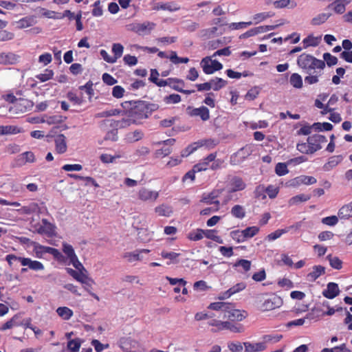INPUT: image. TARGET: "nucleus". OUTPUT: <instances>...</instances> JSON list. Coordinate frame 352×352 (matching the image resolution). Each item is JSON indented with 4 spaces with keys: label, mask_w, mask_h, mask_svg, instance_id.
<instances>
[{
    "label": "nucleus",
    "mask_w": 352,
    "mask_h": 352,
    "mask_svg": "<svg viewBox=\"0 0 352 352\" xmlns=\"http://www.w3.org/2000/svg\"><path fill=\"white\" fill-rule=\"evenodd\" d=\"M322 74V70L315 69L314 74H310L305 78V83L313 85L318 82L319 77Z\"/></svg>",
    "instance_id": "39"
},
{
    "label": "nucleus",
    "mask_w": 352,
    "mask_h": 352,
    "mask_svg": "<svg viewBox=\"0 0 352 352\" xmlns=\"http://www.w3.org/2000/svg\"><path fill=\"white\" fill-rule=\"evenodd\" d=\"M229 309H226L223 314V318H227L230 322H240L245 319L247 314L245 311H241L235 308V305L230 303Z\"/></svg>",
    "instance_id": "4"
},
{
    "label": "nucleus",
    "mask_w": 352,
    "mask_h": 352,
    "mask_svg": "<svg viewBox=\"0 0 352 352\" xmlns=\"http://www.w3.org/2000/svg\"><path fill=\"white\" fill-rule=\"evenodd\" d=\"M231 214L239 219H242L245 217V210L243 206L241 205H234L231 209Z\"/></svg>",
    "instance_id": "38"
},
{
    "label": "nucleus",
    "mask_w": 352,
    "mask_h": 352,
    "mask_svg": "<svg viewBox=\"0 0 352 352\" xmlns=\"http://www.w3.org/2000/svg\"><path fill=\"white\" fill-rule=\"evenodd\" d=\"M283 338L282 335H272V334H267L264 335L262 337V342H265V345H266L267 343L272 342V343H276L279 342Z\"/></svg>",
    "instance_id": "52"
},
{
    "label": "nucleus",
    "mask_w": 352,
    "mask_h": 352,
    "mask_svg": "<svg viewBox=\"0 0 352 352\" xmlns=\"http://www.w3.org/2000/svg\"><path fill=\"white\" fill-rule=\"evenodd\" d=\"M207 324L212 327L211 331L217 333L225 330V321H221L215 318H210Z\"/></svg>",
    "instance_id": "25"
},
{
    "label": "nucleus",
    "mask_w": 352,
    "mask_h": 352,
    "mask_svg": "<svg viewBox=\"0 0 352 352\" xmlns=\"http://www.w3.org/2000/svg\"><path fill=\"white\" fill-rule=\"evenodd\" d=\"M343 157L342 155H333L330 157L328 159L327 163H325L323 166V169L324 171H329L336 166H337L342 161Z\"/></svg>",
    "instance_id": "24"
},
{
    "label": "nucleus",
    "mask_w": 352,
    "mask_h": 352,
    "mask_svg": "<svg viewBox=\"0 0 352 352\" xmlns=\"http://www.w3.org/2000/svg\"><path fill=\"white\" fill-rule=\"evenodd\" d=\"M57 314L63 320H68L73 316V311L67 307H60L56 309Z\"/></svg>",
    "instance_id": "34"
},
{
    "label": "nucleus",
    "mask_w": 352,
    "mask_h": 352,
    "mask_svg": "<svg viewBox=\"0 0 352 352\" xmlns=\"http://www.w3.org/2000/svg\"><path fill=\"white\" fill-rule=\"evenodd\" d=\"M210 82L212 85V89L214 91H219L221 88L224 87L227 84V82L225 80L218 77L211 79Z\"/></svg>",
    "instance_id": "46"
},
{
    "label": "nucleus",
    "mask_w": 352,
    "mask_h": 352,
    "mask_svg": "<svg viewBox=\"0 0 352 352\" xmlns=\"http://www.w3.org/2000/svg\"><path fill=\"white\" fill-rule=\"evenodd\" d=\"M274 16V13L272 12H261L254 15L253 19L255 23H258L267 18H270Z\"/></svg>",
    "instance_id": "54"
},
{
    "label": "nucleus",
    "mask_w": 352,
    "mask_h": 352,
    "mask_svg": "<svg viewBox=\"0 0 352 352\" xmlns=\"http://www.w3.org/2000/svg\"><path fill=\"white\" fill-rule=\"evenodd\" d=\"M221 192L219 190H212L210 193L204 194L201 199V202L207 204H214L215 208L214 211H217L219 209L220 202L217 200V197L219 196Z\"/></svg>",
    "instance_id": "11"
},
{
    "label": "nucleus",
    "mask_w": 352,
    "mask_h": 352,
    "mask_svg": "<svg viewBox=\"0 0 352 352\" xmlns=\"http://www.w3.org/2000/svg\"><path fill=\"white\" fill-rule=\"evenodd\" d=\"M204 230L197 229L196 231H192L188 234V238L193 241H197L204 238Z\"/></svg>",
    "instance_id": "61"
},
{
    "label": "nucleus",
    "mask_w": 352,
    "mask_h": 352,
    "mask_svg": "<svg viewBox=\"0 0 352 352\" xmlns=\"http://www.w3.org/2000/svg\"><path fill=\"white\" fill-rule=\"evenodd\" d=\"M327 258L329 259V264L331 267L340 270L342 267V261L337 256H332L331 254L327 256Z\"/></svg>",
    "instance_id": "56"
},
{
    "label": "nucleus",
    "mask_w": 352,
    "mask_h": 352,
    "mask_svg": "<svg viewBox=\"0 0 352 352\" xmlns=\"http://www.w3.org/2000/svg\"><path fill=\"white\" fill-rule=\"evenodd\" d=\"M150 252L149 250L147 249H141L138 250L133 252H127L124 254L125 258H128L129 261L132 262L135 261H141L142 258L140 254L142 253H148Z\"/></svg>",
    "instance_id": "29"
},
{
    "label": "nucleus",
    "mask_w": 352,
    "mask_h": 352,
    "mask_svg": "<svg viewBox=\"0 0 352 352\" xmlns=\"http://www.w3.org/2000/svg\"><path fill=\"white\" fill-rule=\"evenodd\" d=\"M199 147L205 146L208 149L214 148L219 144V141L216 139H205L197 142Z\"/></svg>",
    "instance_id": "48"
},
{
    "label": "nucleus",
    "mask_w": 352,
    "mask_h": 352,
    "mask_svg": "<svg viewBox=\"0 0 352 352\" xmlns=\"http://www.w3.org/2000/svg\"><path fill=\"white\" fill-rule=\"evenodd\" d=\"M225 330H229L234 333H241L244 331V327L241 324L225 321Z\"/></svg>",
    "instance_id": "36"
},
{
    "label": "nucleus",
    "mask_w": 352,
    "mask_h": 352,
    "mask_svg": "<svg viewBox=\"0 0 352 352\" xmlns=\"http://www.w3.org/2000/svg\"><path fill=\"white\" fill-rule=\"evenodd\" d=\"M124 47L120 43H113L112 45V52L113 53V58L116 61L120 58L123 54Z\"/></svg>",
    "instance_id": "55"
},
{
    "label": "nucleus",
    "mask_w": 352,
    "mask_h": 352,
    "mask_svg": "<svg viewBox=\"0 0 352 352\" xmlns=\"http://www.w3.org/2000/svg\"><path fill=\"white\" fill-rule=\"evenodd\" d=\"M54 76V72L50 69H45L43 74H40L36 76V78L41 82H44L49 80H51Z\"/></svg>",
    "instance_id": "51"
},
{
    "label": "nucleus",
    "mask_w": 352,
    "mask_h": 352,
    "mask_svg": "<svg viewBox=\"0 0 352 352\" xmlns=\"http://www.w3.org/2000/svg\"><path fill=\"white\" fill-rule=\"evenodd\" d=\"M274 6L276 8H283L286 7L294 8L297 6V3L292 0H277L274 2Z\"/></svg>",
    "instance_id": "37"
},
{
    "label": "nucleus",
    "mask_w": 352,
    "mask_h": 352,
    "mask_svg": "<svg viewBox=\"0 0 352 352\" xmlns=\"http://www.w3.org/2000/svg\"><path fill=\"white\" fill-rule=\"evenodd\" d=\"M325 273V268L322 265H314L312 271L307 274L309 281H315L318 277Z\"/></svg>",
    "instance_id": "26"
},
{
    "label": "nucleus",
    "mask_w": 352,
    "mask_h": 352,
    "mask_svg": "<svg viewBox=\"0 0 352 352\" xmlns=\"http://www.w3.org/2000/svg\"><path fill=\"white\" fill-rule=\"evenodd\" d=\"M246 287V284L243 282L236 283L229 289L222 293L218 298L219 300H224L226 298H230L233 294L238 293L241 291H243Z\"/></svg>",
    "instance_id": "16"
},
{
    "label": "nucleus",
    "mask_w": 352,
    "mask_h": 352,
    "mask_svg": "<svg viewBox=\"0 0 352 352\" xmlns=\"http://www.w3.org/2000/svg\"><path fill=\"white\" fill-rule=\"evenodd\" d=\"M160 255L163 258L170 260V262L167 263L168 265H170L171 263L177 264L179 263V260L177 258L180 256L179 253L163 250L162 251Z\"/></svg>",
    "instance_id": "30"
},
{
    "label": "nucleus",
    "mask_w": 352,
    "mask_h": 352,
    "mask_svg": "<svg viewBox=\"0 0 352 352\" xmlns=\"http://www.w3.org/2000/svg\"><path fill=\"white\" fill-rule=\"evenodd\" d=\"M200 65L206 74H212L223 68V65L221 63L217 60H212L209 56L204 58Z\"/></svg>",
    "instance_id": "5"
},
{
    "label": "nucleus",
    "mask_w": 352,
    "mask_h": 352,
    "mask_svg": "<svg viewBox=\"0 0 352 352\" xmlns=\"http://www.w3.org/2000/svg\"><path fill=\"white\" fill-rule=\"evenodd\" d=\"M277 264L278 265H287L289 267H292L294 266L292 259L286 254H282L280 255V260L277 261Z\"/></svg>",
    "instance_id": "59"
},
{
    "label": "nucleus",
    "mask_w": 352,
    "mask_h": 352,
    "mask_svg": "<svg viewBox=\"0 0 352 352\" xmlns=\"http://www.w3.org/2000/svg\"><path fill=\"white\" fill-rule=\"evenodd\" d=\"M289 170L287 168V164L285 163L279 162L275 166V173L278 176H283L287 174Z\"/></svg>",
    "instance_id": "62"
},
{
    "label": "nucleus",
    "mask_w": 352,
    "mask_h": 352,
    "mask_svg": "<svg viewBox=\"0 0 352 352\" xmlns=\"http://www.w3.org/2000/svg\"><path fill=\"white\" fill-rule=\"evenodd\" d=\"M81 345L80 339L76 338L71 340L67 342V348L72 352H77L79 351Z\"/></svg>",
    "instance_id": "63"
},
{
    "label": "nucleus",
    "mask_w": 352,
    "mask_h": 352,
    "mask_svg": "<svg viewBox=\"0 0 352 352\" xmlns=\"http://www.w3.org/2000/svg\"><path fill=\"white\" fill-rule=\"evenodd\" d=\"M289 83L296 89H301L303 86L302 78L298 73H294L290 76Z\"/></svg>",
    "instance_id": "33"
},
{
    "label": "nucleus",
    "mask_w": 352,
    "mask_h": 352,
    "mask_svg": "<svg viewBox=\"0 0 352 352\" xmlns=\"http://www.w3.org/2000/svg\"><path fill=\"white\" fill-rule=\"evenodd\" d=\"M20 263L23 266H28L30 270L34 271L43 270L44 269L43 264L38 261H32L30 258H20Z\"/></svg>",
    "instance_id": "20"
},
{
    "label": "nucleus",
    "mask_w": 352,
    "mask_h": 352,
    "mask_svg": "<svg viewBox=\"0 0 352 352\" xmlns=\"http://www.w3.org/2000/svg\"><path fill=\"white\" fill-rule=\"evenodd\" d=\"M63 251L69 260L76 256L73 247L67 243H63Z\"/></svg>",
    "instance_id": "60"
},
{
    "label": "nucleus",
    "mask_w": 352,
    "mask_h": 352,
    "mask_svg": "<svg viewBox=\"0 0 352 352\" xmlns=\"http://www.w3.org/2000/svg\"><path fill=\"white\" fill-rule=\"evenodd\" d=\"M32 245L33 250L37 258H41L43 257V254L48 253L52 254L58 261H64L65 257L58 249L49 246H44L36 242H33Z\"/></svg>",
    "instance_id": "3"
},
{
    "label": "nucleus",
    "mask_w": 352,
    "mask_h": 352,
    "mask_svg": "<svg viewBox=\"0 0 352 352\" xmlns=\"http://www.w3.org/2000/svg\"><path fill=\"white\" fill-rule=\"evenodd\" d=\"M259 232V228L257 226H250L243 230V236L245 241L256 235Z\"/></svg>",
    "instance_id": "47"
},
{
    "label": "nucleus",
    "mask_w": 352,
    "mask_h": 352,
    "mask_svg": "<svg viewBox=\"0 0 352 352\" xmlns=\"http://www.w3.org/2000/svg\"><path fill=\"white\" fill-rule=\"evenodd\" d=\"M245 352H260L265 351L267 348V346L265 345V342H257V343H251V342H244Z\"/></svg>",
    "instance_id": "23"
},
{
    "label": "nucleus",
    "mask_w": 352,
    "mask_h": 352,
    "mask_svg": "<svg viewBox=\"0 0 352 352\" xmlns=\"http://www.w3.org/2000/svg\"><path fill=\"white\" fill-rule=\"evenodd\" d=\"M350 2L351 0H335L327 8L333 10L336 14H342L346 10V6Z\"/></svg>",
    "instance_id": "18"
},
{
    "label": "nucleus",
    "mask_w": 352,
    "mask_h": 352,
    "mask_svg": "<svg viewBox=\"0 0 352 352\" xmlns=\"http://www.w3.org/2000/svg\"><path fill=\"white\" fill-rule=\"evenodd\" d=\"M229 185L230 186V192L241 191L246 188V184L243 179L239 176L232 177L229 182Z\"/></svg>",
    "instance_id": "13"
},
{
    "label": "nucleus",
    "mask_w": 352,
    "mask_h": 352,
    "mask_svg": "<svg viewBox=\"0 0 352 352\" xmlns=\"http://www.w3.org/2000/svg\"><path fill=\"white\" fill-rule=\"evenodd\" d=\"M34 23L35 18L34 16H28L17 21V25L19 28H26L32 26Z\"/></svg>",
    "instance_id": "35"
},
{
    "label": "nucleus",
    "mask_w": 352,
    "mask_h": 352,
    "mask_svg": "<svg viewBox=\"0 0 352 352\" xmlns=\"http://www.w3.org/2000/svg\"><path fill=\"white\" fill-rule=\"evenodd\" d=\"M144 137V133L142 130L137 129L134 131L129 132L126 134V139L130 142H134L142 140Z\"/></svg>",
    "instance_id": "42"
},
{
    "label": "nucleus",
    "mask_w": 352,
    "mask_h": 352,
    "mask_svg": "<svg viewBox=\"0 0 352 352\" xmlns=\"http://www.w3.org/2000/svg\"><path fill=\"white\" fill-rule=\"evenodd\" d=\"M120 113V111L117 109H112L110 110L103 111L102 112L95 114L96 118H107L113 116H118Z\"/></svg>",
    "instance_id": "50"
},
{
    "label": "nucleus",
    "mask_w": 352,
    "mask_h": 352,
    "mask_svg": "<svg viewBox=\"0 0 352 352\" xmlns=\"http://www.w3.org/2000/svg\"><path fill=\"white\" fill-rule=\"evenodd\" d=\"M19 318V316L17 314L14 315L10 320L4 323L1 327L0 331H5L6 329H9L12 328L14 326H21L23 324L16 322V320Z\"/></svg>",
    "instance_id": "44"
},
{
    "label": "nucleus",
    "mask_w": 352,
    "mask_h": 352,
    "mask_svg": "<svg viewBox=\"0 0 352 352\" xmlns=\"http://www.w3.org/2000/svg\"><path fill=\"white\" fill-rule=\"evenodd\" d=\"M38 204L34 202L30 203L28 206H24L21 208L22 212L27 214H30L36 212L38 211Z\"/></svg>",
    "instance_id": "53"
},
{
    "label": "nucleus",
    "mask_w": 352,
    "mask_h": 352,
    "mask_svg": "<svg viewBox=\"0 0 352 352\" xmlns=\"http://www.w3.org/2000/svg\"><path fill=\"white\" fill-rule=\"evenodd\" d=\"M155 23L153 22L146 21L143 23H133L131 24L130 30L140 35L148 34L155 27Z\"/></svg>",
    "instance_id": "10"
},
{
    "label": "nucleus",
    "mask_w": 352,
    "mask_h": 352,
    "mask_svg": "<svg viewBox=\"0 0 352 352\" xmlns=\"http://www.w3.org/2000/svg\"><path fill=\"white\" fill-rule=\"evenodd\" d=\"M317 182L316 179L312 176L300 175L289 181V186H298L301 184L311 185L314 184Z\"/></svg>",
    "instance_id": "12"
},
{
    "label": "nucleus",
    "mask_w": 352,
    "mask_h": 352,
    "mask_svg": "<svg viewBox=\"0 0 352 352\" xmlns=\"http://www.w3.org/2000/svg\"><path fill=\"white\" fill-rule=\"evenodd\" d=\"M154 9L156 10H168L170 12H173V11L178 10L179 9V8L176 6V5H175V4L170 3H157V5L155 7Z\"/></svg>",
    "instance_id": "49"
},
{
    "label": "nucleus",
    "mask_w": 352,
    "mask_h": 352,
    "mask_svg": "<svg viewBox=\"0 0 352 352\" xmlns=\"http://www.w3.org/2000/svg\"><path fill=\"white\" fill-rule=\"evenodd\" d=\"M155 212L160 217H170L173 212L171 206L164 204L157 206Z\"/></svg>",
    "instance_id": "28"
},
{
    "label": "nucleus",
    "mask_w": 352,
    "mask_h": 352,
    "mask_svg": "<svg viewBox=\"0 0 352 352\" xmlns=\"http://www.w3.org/2000/svg\"><path fill=\"white\" fill-rule=\"evenodd\" d=\"M185 85V82L183 80V82L182 83H179L178 82H172L171 84H169L168 86L170 87L173 89L175 90V91H177L180 93H183V94H193L195 92V91L194 89H190V90H188V89H184L183 87Z\"/></svg>",
    "instance_id": "40"
},
{
    "label": "nucleus",
    "mask_w": 352,
    "mask_h": 352,
    "mask_svg": "<svg viewBox=\"0 0 352 352\" xmlns=\"http://www.w3.org/2000/svg\"><path fill=\"white\" fill-rule=\"evenodd\" d=\"M283 305L282 298L277 295H272L266 298L260 307L262 311H268L280 307Z\"/></svg>",
    "instance_id": "6"
},
{
    "label": "nucleus",
    "mask_w": 352,
    "mask_h": 352,
    "mask_svg": "<svg viewBox=\"0 0 352 352\" xmlns=\"http://www.w3.org/2000/svg\"><path fill=\"white\" fill-rule=\"evenodd\" d=\"M158 196V192L150 190L145 188H142L138 191V198L144 201H155Z\"/></svg>",
    "instance_id": "17"
},
{
    "label": "nucleus",
    "mask_w": 352,
    "mask_h": 352,
    "mask_svg": "<svg viewBox=\"0 0 352 352\" xmlns=\"http://www.w3.org/2000/svg\"><path fill=\"white\" fill-rule=\"evenodd\" d=\"M186 111L188 115L190 117H199L202 121H207L210 119L209 109L205 106L198 108L188 107Z\"/></svg>",
    "instance_id": "9"
},
{
    "label": "nucleus",
    "mask_w": 352,
    "mask_h": 352,
    "mask_svg": "<svg viewBox=\"0 0 352 352\" xmlns=\"http://www.w3.org/2000/svg\"><path fill=\"white\" fill-rule=\"evenodd\" d=\"M204 236H206L207 239H212L214 241L223 243V241L221 237L217 235V231L215 230H204Z\"/></svg>",
    "instance_id": "43"
},
{
    "label": "nucleus",
    "mask_w": 352,
    "mask_h": 352,
    "mask_svg": "<svg viewBox=\"0 0 352 352\" xmlns=\"http://www.w3.org/2000/svg\"><path fill=\"white\" fill-rule=\"evenodd\" d=\"M311 197L310 194H299L296 196L292 197L289 200V204L290 206L296 205L300 202H305L309 200Z\"/></svg>",
    "instance_id": "32"
},
{
    "label": "nucleus",
    "mask_w": 352,
    "mask_h": 352,
    "mask_svg": "<svg viewBox=\"0 0 352 352\" xmlns=\"http://www.w3.org/2000/svg\"><path fill=\"white\" fill-rule=\"evenodd\" d=\"M330 13H320L312 19L311 24L314 25H319L324 23L330 16Z\"/></svg>",
    "instance_id": "45"
},
{
    "label": "nucleus",
    "mask_w": 352,
    "mask_h": 352,
    "mask_svg": "<svg viewBox=\"0 0 352 352\" xmlns=\"http://www.w3.org/2000/svg\"><path fill=\"white\" fill-rule=\"evenodd\" d=\"M68 100L75 104L80 105L83 103L84 100L82 96H78L77 94L73 91H69L67 94Z\"/></svg>",
    "instance_id": "57"
},
{
    "label": "nucleus",
    "mask_w": 352,
    "mask_h": 352,
    "mask_svg": "<svg viewBox=\"0 0 352 352\" xmlns=\"http://www.w3.org/2000/svg\"><path fill=\"white\" fill-rule=\"evenodd\" d=\"M124 109H129L130 117L136 120V123L143 119L148 118L153 111L159 109V105L154 103H148L145 101H125L122 103Z\"/></svg>",
    "instance_id": "1"
},
{
    "label": "nucleus",
    "mask_w": 352,
    "mask_h": 352,
    "mask_svg": "<svg viewBox=\"0 0 352 352\" xmlns=\"http://www.w3.org/2000/svg\"><path fill=\"white\" fill-rule=\"evenodd\" d=\"M340 294L338 285L336 283H329L327 288L322 291V295L328 299H333Z\"/></svg>",
    "instance_id": "14"
},
{
    "label": "nucleus",
    "mask_w": 352,
    "mask_h": 352,
    "mask_svg": "<svg viewBox=\"0 0 352 352\" xmlns=\"http://www.w3.org/2000/svg\"><path fill=\"white\" fill-rule=\"evenodd\" d=\"M23 131L22 129L14 125L1 126L0 135L17 134Z\"/></svg>",
    "instance_id": "27"
},
{
    "label": "nucleus",
    "mask_w": 352,
    "mask_h": 352,
    "mask_svg": "<svg viewBox=\"0 0 352 352\" xmlns=\"http://www.w3.org/2000/svg\"><path fill=\"white\" fill-rule=\"evenodd\" d=\"M230 236L237 243H243L245 241V237L243 236V230H233L230 232Z\"/></svg>",
    "instance_id": "64"
},
{
    "label": "nucleus",
    "mask_w": 352,
    "mask_h": 352,
    "mask_svg": "<svg viewBox=\"0 0 352 352\" xmlns=\"http://www.w3.org/2000/svg\"><path fill=\"white\" fill-rule=\"evenodd\" d=\"M309 142L310 151L311 154L322 148V144L327 142V139L324 135L320 134H314L309 136L307 138Z\"/></svg>",
    "instance_id": "7"
},
{
    "label": "nucleus",
    "mask_w": 352,
    "mask_h": 352,
    "mask_svg": "<svg viewBox=\"0 0 352 352\" xmlns=\"http://www.w3.org/2000/svg\"><path fill=\"white\" fill-rule=\"evenodd\" d=\"M338 215L340 219H349L352 217V201L343 206L338 211Z\"/></svg>",
    "instance_id": "31"
},
{
    "label": "nucleus",
    "mask_w": 352,
    "mask_h": 352,
    "mask_svg": "<svg viewBox=\"0 0 352 352\" xmlns=\"http://www.w3.org/2000/svg\"><path fill=\"white\" fill-rule=\"evenodd\" d=\"M132 124H137L136 120H133V118H122L121 120H112L111 121L110 126L113 128H116L118 129H124L129 126H131Z\"/></svg>",
    "instance_id": "21"
},
{
    "label": "nucleus",
    "mask_w": 352,
    "mask_h": 352,
    "mask_svg": "<svg viewBox=\"0 0 352 352\" xmlns=\"http://www.w3.org/2000/svg\"><path fill=\"white\" fill-rule=\"evenodd\" d=\"M56 226L46 219L41 220V223L36 226V232L40 234H45L48 237L55 235Z\"/></svg>",
    "instance_id": "8"
},
{
    "label": "nucleus",
    "mask_w": 352,
    "mask_h": 352,
    "mask_svg": "<svg viewBox=\"0 0 352 352\" xmlns=\"http://www.w3.org/2000/svg\"><path fill=\"white\" fill-rule=\"evenodd\" d=\"M228 306H230L229 302H214L210 303L208 309L214 311H221L224 314L226 309H229Z\"/></svg>",
    "instance_id": "41"
},
{
    "label": "nucleus",
    "mask_w": 352,
    "mask_h": 352,
    "mask_svg": "<svg viewBox=\"0 0 352 352\" xmlns=\"http://www.w3.org/2000/svg\"><path fill=\"white\" fill-rule=\"evenodd\" d=\"M55 151L58 154H63L67 150L66 137L59 134L54 138Z\"/></svg>",
    "instance_id": "15"
},
{
    "label": "nucleus",
    "mask_w": 352,
    "mask_h": 352,
    "mask_svg": "<svg viewBox=\"0 0 352 352\" xmlns=\"http://www.w3.org/2000/svg\"><path fill=\"white\" fill-rule=\"evenodd\" d=\"M19 56L12 52H0V64L13 65L18 62Z\"/></svg>",
    "instance_id": "22"
},
{
    "label": "nucleus",
    "mask_w": 352,
    "mask_h": 352,
    "mask_svg": "<svg viewBox=\"0 0 352 352\" xmlns=\"http://www.w3.org/2000/svg\"><path fill=\"white\" fill-rule=\"evenodd\" d=\"M199 147L198 142H194L188 145L184 150L181 152V156L182 157H187L194 151H195Z\"/></svg>",
    "instance_id": "58"
},
{
    "label": "nucleus",
    "mask_w": 352,
    "mask_h": 352,
    "mask_svg": "<svg viewBox=\"0 0 352 352\" xmlns=\"http://www.w3.org/2000/svg\"><path fill=\"white\" fill-rule=\"evenodd\" d=\"M217 157V153L209 154L207 157H204L200 162L194 165L195 169L199 172L206 170L209 168L210 163L214 161Z\"/></svg>",
    "instance_id": "19"
},
{
    "label": "nucleus",
    "mask_w": 352,
    "mask_h": 352,
    "mask_svg": "<svg viewBox=\"0 0 352 352\" xmlns=\"http://www.w3.org/2000/svg\"><path fill=\"white\" fill-rule=\"evenodd\" d=\"M297 65L300 69L309 74L312 70H323L325 67V63L323 60L317 59L312 55L306 53H303L298 57Z\"/></svg>",
    "instance_id": "2"
}]
</instances>
